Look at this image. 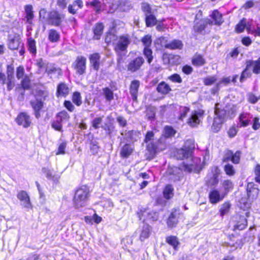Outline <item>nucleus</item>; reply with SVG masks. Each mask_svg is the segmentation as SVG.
I'll return each instance as SVG.
<instances>
[{"label": "nucleus", "instance_id": "obj_1", "mask_svg": "<svg viewBox=\"0 0 260 260\" xmlns=\"http://www.w3.org/2000/svg\"><path fill=\"white\" fill-rule=\"evenodd\" d=\"M144 142L147 144L146 153L147 159L150 160L157 151H162L166 149V144L163 139H155L154 133L153 131H148L145 136Z\"/></svg>", "mask_w": 260, "mask_h": 260}, {"label": "nucleus", "instance_id": "obj_2", "mask_svg": "<svg viewBox=\"0 0 260 260\" xmlns=\"http://www.w3.org/2000/svg\"><path fill=\"white\" fill-rule=\"evenodd\" d=\"M229 116L224 109H220L219 104H217L215 107V117L211 126V130L214 133H217L221 128L222 124L225 118Z\"/></svg>", "mask_w": 260, "mask_h": 260}, {"label": "nucleus", "instance_id": "obj_3", "mask_svg": "<svg viewBox=\"0 0 260 260\" xmlns=\"http://www.w3.org/2000/svg\"><path fill=\"white\" fill-rule=\"evenodd\" d=\"M88 193L89 190L86 186H82L76 190L74 198V203L76 208L86 205Z\"/></svg>", "mask_w": 260, "mask_h": 260}, {"label": "nucleus", "instance_id": "obj_4", "mask_svg": "<svg viewBox=\"0 0 260 260\" xmlns=\"http://www.w3.org/2000/svg\"><path fill=\"white\" fill-rule=\"evenodd\" d=\"M195 146L192 140H189L185 142L183 148L177 150L175 156L177 159L184 160L191 158Z\"/></svg>", "mask_w": 260, "mask_h": 260}, {"label": "nucleus", "instance_id": "obj_5", "mask_svg": "<svg viewBox=\"0 0 260 260\" xmlns=\"http://www.w3.org/2000/svg\"><path fill=\"white\" fill-rule=\"evenodd\" d=\"M7 78H6L4 74L0 73V81L3 84H6L7 85V89L11 90L13 88L15 85L14 78V68L11 66L7 67Z\"/></svg>", "mask_w": 260, "mask_h": 260}, {"label": "nucleus", "instance_id": "obj_6", "mask_svg": "<svg viewBox=\"0 0 260 260\" xmlns=\"http://www.w3.org/2000/svg\"><path fill=\"white\" fill-rule=\"evenodd\" d=\"M36 64L40 72H45L51 78L55 73H59L60 71L59 69L55 68L53 64L44 62L42 59H38Z\"/></svg>", "mask_w": 260, "mask_h": 260}, {"label": "nucleus", "instance_id": "obj_7", "mask_svg": "<svg viewBox=\"0 0 260 260\" xmlns=\"http://www.w3.org/2000/svg\"><path fill=\"white\" fill-rule=\"evenodd\" d=\"M220 179V170L217 167L212 169L206 179V182L209 186H215L218 184Z\"/></svg>", "mask_w": 260, "mask_h": 260}, {"label": "nucleus", "instance_id": "obj_8", "mask_svg": "<svg viewBox=\"0 0 260 260\" xmlns=\"http://www.w3.org/2000/svg\"><path fill=\"white\" fill-rule=\"evenodd\" d=\"M204 114V111L201 109L193 111L188 119L187 124L191 127L197 126L203 119Z\"/></svg>", "mask_w": 260, "mask_h": 260}, {"label": "nucleus", "instance_id": "obj_9", "mask_svg": "<svg viewBox=\"0 0 260 260\" xmlns=\"http://www.w3.org/2000/svg\"><path fill=\"white\" fill-rule=\"evenodd\" d=\"M17 198L20 202V205L23 208L29 210L32 208V204L30 202L29 196L27 192L24 190L19 191L17 194Z\"/></svg>", "mask_w": 260, "mask_h": 260}, {"label": "nucleus", "instance_id": "obj_10", "mask_svg": "<svg viewBox=\"0 0 260 260\" xmlns=\"http://www.w3.org/2000/svg\"><path fill=\"white\" fill-rule=\"evenodd\" d=\"M86 58L82 56H79L76 58L73 66L77 74L83 75L86 68Z\"/></svg>", "mask_w": 260, "mask_h": 260}, {"label": "nucleus", "instance_id": "obj_11", "mask_svg": "<svg viewBox=\"0 0 260 260\" xmlns=\"http://www.w3.org/2000/svg\"><path fill=\"white\" fill-rule=\"evenodd\" d=\"M144 62V59L141 56L137 57L131 60L127 66V70L134 73L139 70Z\"/></svg>", "mask_w": 260, "mask_h": 260}, {"label": "nucleus", "instance_id": "obj_12", "mask_svg": "<svg viewBox=\"0 0 260 260\" xmlns=\"http://www.w3.org/2000/svg\"><path fill=\"white\" fill-rule=\"evenodd\" d=\"M16 122L18 125L26 128L30 125L31 120L30 116L26 112H21L17 116Z\"/></svg>", "mask_w": 260, "mask_h": 260}, {"label": "nucleus", "instance_id": "obj_13", "mask_svg": "<svg viewBox=\"0 0 260 260\" xmlns=\"http://www.w3.org/2000/svg\"><path fill=\"white\" fill-rule=\"evenodd\" d=\"M129 43L130 41L127 37L121 36L115 44V50L117 53L125 51L126 50Z\"/></svg>", "mask_w": 260, "mask_h": 260}, {"label": "nucleus", "instance_id": "obj_14", "mask_svg": "<svg viewBox=\"0 0 260 260\" xmlns=\"http://www.w3.org/2000/svg\"><path fill=\"white\" fill-rule=\"evenodd\" d=\"M225 196L222 191H219L216 189H214L210 191L209 198L212 204H216L222 201Z\"/></svg>", "mask_w": 260, "mask_h": 260}, {"label": "nucleus", "instance_id": "obj_15", "mask_svg": "<svg viewBox=\"0 0 260 260\" xmlns=\"http://www.w3.org/2000/svg\"><path fill=\"white\" fill-rule=\"evenodd\" d=\"M64 17V16L63 14L59 13L57 11H54L50 13L49 20L52 25L57 26L60 25Z\"/></svg>", "mask_w": 260, "mask_h": 260}, {"label": "nucleus", "instance_id": "obj_16", "mask_svg": "<svg viewBox=\"0 0 260 260\" xmlns=\"http://www.w3.org/2000/svg\"><path fill=\"white\" fill-rule=\"evenodd\" d=\"M46 177L54 182H57L60 178V174L63 172V170H60L55 172L54 170H48L44 168L43 169Z\"/></svg>", "mask_w": 260, "mask_h": 260}, {"label": "nucleus", "instance_id": "obj_17", "mask_svg": "<svg viewBox=\"0 0 260 260\" xmlns=\"http://www.w3.org/2000/svg\"><path fill=\"white\" fill-rule=\"evenodd\" d=\"M240 154L241 153L240 151H237L234 154L232 151L228 150L225 152L223 156V162L231 161L232 162H239Z\"/></svg>", "mask_w": 260, "mask_h": 260}, {"label": "nucleus", "instance_id": "obj_18", "mask_svg": "<svg viewBox=\"0 0 260 260\" xmlns=\"http://www.w3.org/2000/svg\"><path fill=\"white\" fill-rule=\"evenodd\" d=\"M247 193L248 199L253 200L257 197L259 189L256 185L253 182H249L247 186Z\"/></svg>", "mask_w": 260, "mask_h": 260}, {"label": "nucleus", "instance_id": "obj_19", "mask_svg": "<svg viewBox=\"0 0 260 260\" xmlns=\"http://www.w3.org/2000/svg\"><path fill=\"white\" fill-rule=\"evenodd\" d=\"M252 115L248 112H243L239 116V125L240 127H247L251 122Z\"/></svg>", "mask_w": 260, "mask_h": 260}, {"label": "nucleus", "instance_id": "obj_20", "mask_svg": "<svg viewBox=\"0 0 260 260\" xmlns=\"http://www.w3.org/2000/svg\"><path fill=\"white\" fill-rule=\"evenodd\" d=\"M183 169L186 172L199 173L204 167V164H182Z\"/></svg>", "mask_w": 260, "mask_h": 260}, {"label": "nucleus", "instance_id": "obj_21", "mask_svg": "<svg viewBox=\"0 0 260 260\" xmlns=\"http://www.w3.org/2000/svg\"><path fill=\"white\" fill-rule=\"evenodd\" d=\"M247 67L250 68L254 74L260 73V57L256 60H248L246 62Z\"/></svg>", "mask_w": 260, "mask_h": 260}, {"label": "nucleus", "instance_id": "obj_22", "mask_svg": "<svg viewBox=\"0 0 260 260\" xmlns=\"http://www.w3.org/2000/svg\"><path fill=\"white\" fill-rule=\"evenodd\" d=\"M164 63L165 64L178 63L179 60V56L173 54L164 53L162 57Z\"/></svg>", "mask_w": 260, "mask_h": 260}, {"label": "nucleus", "instance_id": "obj_23", "mask_svg": "<svg viewBox=\"0 0 260 260\" xmlns=\"http://www.w3.org/2000/svg\"><path fill=\"white\" fill-rule=\"evenodd\" d=\"M21 44L20 38L18 35H15L9 37L8 45L10 49H17Z\"/></svg>", "mask_w": 260, "mask_h": 260}, {"label": "nucleus", "instance_id": "obj_24", "mask_svg": "<svg viewBox=\"0 0 260 260\" xmlns=\"http://www.w3.org/2000/svg\"><path fill=\"white\" fill-rule=\"evenodd\" d=\"M100 55L97 53L90 55L89 57L90 64L95 71H98L100 69Z\"/></svg>", "mask_w": 260, "mask_h": 260}, {"label": "nucleus", "instance_id": "obj_25", "mask_svg": "<svg viewBox=\"0 0 260 260\" xmlns=\"http://www.w3.org/2000/svg\"><path fill=\"white\" fill-rule=\"evenodd\" d=\"M69 93V88L66 84L61 83L57 86L56 92L57 96L66 97Z\"/></svg>", "mask_w": 260, "mask_h": 260}, {"label": "nucleus", "instance_id": "obj_26", "mask_svg": "<svg viewBox=\"0 0 260 260\" xmlns=\"http://www.w3.org/2000/svg\"><path fill=\"white\" fill-rule=\"evenodd\" d=\"M210 17L213 19V21L211 22L212 24L220 25L223 22L222 14L216 10L212 12Z\"/></svg>", "mask_w": 260, "mask_h": 260}, {"label": "nucleus", "instance_id": "obj_27", "mask_svg": "<svg viewBox=\"0 0 260 260\" xmlns=\"http://www.w3.org/2000/svg\"><path fill=\"white\" fill-rule=\"evenodd\" d=\"M33 109L35 111V116L38 118L40 116L39 111L43 107V102L41 99H36L30 102Z\"/></svg>", "mask_w": 260, "mask_h": 260}, {"label": "nucleus", "instance_id": "obj_28", "mask_svg": "<svg viewBox=\"0 0 260 260\" xmlns=\"http://www.w3.org/2000/svg\"><path fill=\"white\" fill-rule=\"evenodd\" d=\"M140 82L138 80H134L131 82L130 86V93L133 100H136Z\"/></svg>", "mask_w": 260, "mask_h": 260}, {"label": "nucleus", "instance_id": "obj_29", "mask_svg": "<svg viewBox=\"0 0 260 260\" xmlns=\"http://www.w3.org/2000/svg\"><path fill=\"white\" fill-rule=\"evenodd\" d=\"M104 27V24L101 22L97 23L93 27V31L94 33L93 38L94 39H100L101 35L103 34Z\"/></svg>", "mask_w": 260, "mask_h": 260}, {"label": "nucleus", "instance_id": "obj_30", "mask_svg": "<svg viewBox=\"0 0 260 260\" xmlns=\"http://www.w3.org/2000/svg\"><path fill=\"white\" fill-rule=\"evenodd\" d=\"M171 90L170 86L165 82H160L157 87V91L163 94L168 93Z\"/></svg>", "mask_w": 260, "mask_h": 260}, {"label": "nucleus", "instance_id": "obj_31", "mask_svg": "<svg viewBox=\"0 0 260 260\" xmlns=\"http://www.w3.org/2000/svg\"><path fill=\"white\" fill-rule=\"evenodd\" d=\"M83 6V2L81 0H76L72 5L68 7V11L72 14H74L77 12V9H73V7H77L78 9H81Z\"/></svg>", "mask_w": 260, "mask_h": 260}, {"label": "nucleus", "instance_id": "obj_32", "mask_svg": "<svg viewBox=\"0 0 260 260\" xmlns=\"http://www.w3.org/2000/svg\"><path fill=\"white\" fill-rule=\"evenodd\" d=\"M134 148L132 145L125 144L121 150L120 154L122 157H127L133 151Z\"/></svg>", "mask_w": 260, "mask_h": 260}, {"label": "nucleus", "instance_id": "obj_33", "mask_svg": "<svg viewBox=\"0 0 260 260\" xmlns=\"http://www.w3.org/2000/svg\"><path fill=\"white\" fill-rule=\"evenodd\" d=\"M183 43L181 41L179 40H174L169 43L167 46V48L170 49H181L183 47Z\"/></svg>", "mask_w": 260, "mask_h": 260}, {"label": "nucleus", "instance_id": "obj_34", "mask_svg": "<svg viewBox=\"0 0 260 260\" xmlns=\"http://www.w3.org/2000/svg\"><path fill=\"white\" fill-rule=\"evenodd\" d=\"M192 63L196 67L202 66L205 63V60L202 55L196 54L192 58Z\"/></svg>", "mask_w": 260, "mask_h": 260}, {"label": "nucleus", "instance_id": "obj_35", "mask_svg": "<svg viewBox=\"0 0 260 260\" xmlns=\"http://www.w3.org/2000/svg\"><path fill=\"white\" fill-rule=\"evenodd\" d=\"M151 227L148 224H144L140 236L141 241H144L148 238L150 234Z\"/></svg>", "mask_w": 260, "mask_h": 260}, {"label": "nucleus", "instance_id": "obj_36", "mask_svg": "<svg viewBox=\"0 0 260 260\" xmlns=\"http://www.w3.org/2000/svg\"><path fill=\"white\" fill-rule=\"evenodd\" d=\"M25 11L26 13V18L27 20V22L29 24H31L32 20L34 18V14L32 11V6L30 5L25 6Z\"/></svg>", "mask_w": 260, "mask_h": 260}, {"label": "nucleus", "instance_id": "obj_37", "mask_svg": "<svg viewBox=\"0 0 260 260\" xmlns=\"http://www.w3.org/2000/svg\"><path fill=\"white\" fill-rule=\"evenodd\" d=\"M166 242L171 245L175 250H178V245L180 243L178 238L175 236H169L166 238Z\"/></svg>", "mask_w": 260, "mask_h": 260}, {"label": "nucleus", "instance_id": "obj_38", "mask_svg": "<svg viewBox=\"0 0 260 260\" xmlns=\"http://www.w3.org/2000/svg\"><path fill=\"white\" fill-rule=\"evenodd\" d=\"M60 38L59 34L55 29H51L48 32V39L53 43L57 42Z\"/></svg>", "mask_w": 260, "mask_h": 260}, {"label": "nucleus", "instance_id": "obj_39", "mask_svg": "<svg viewBox=\"0 0 260 260\" xmlns=\"http://www.w3.org/2000/svg\"><path fill=\"white\" fill-rule=\"evenodd\" d=\"M151 210L148 209L143 208L140 210L138 213L139 217L140 220H143L144 221L145 220H149L148 217L150 214Z\"/></svg>", "mask_w": 260, "mask_h": 260}, {"label": "nucleus", "instance_id": "obj_40", "mask_svg": "<svg viewBox=\"0 0 260 260\" xmlns=\"http://www.w3.org/2000/svg\"><path fill=\"white\" fill-rule=\"evenodd\" d=\"M56 118H57L60 121H61L63 124L68 122L70 118V116L66 111L63 110L60 112H59L56 116Z\"/></svg>", "mask_w": 260, "mask_h": 260}, {"label": "nucleus", "instance_id": "obj_41", "mask_svg": "<svg viewBox=\"0 0 260 260\" xmlns=\"http://www.w3.org/2000/svg\"><path fill=\"white\" fill-rule=\"evenodd\" d=\"M222 185L223 187V190L222 191L225 195L232 190L233 187V184L230 180H225L222 182Z\"/></svg>", "mask_w": 260, "mask_h": 260}, {"label": "nucleus", "instance_id": "obj_42", "mask_svg": "<svg viewBox=\"0 0 260 260\" xmlns=\"http://www.w3.org/2000/svg\"><path fill=\"white\" fill-rule=\"evenodd\" d=\"M164 196L166 199H170L174 196V188L171 185H167L164 190Z\"/></svg>", "mask_w": 260, "mask_h": 260}, {"label": "nucleus", "instance_id": "obj_43", "mask_svg": "<svg viewBox=\"0 0 260 260\" xmlns=\"http://www.w3.org/2000/svg\"><path fill=\"white\" fill-rule=\"evenodd\" d=\"M175 133V131L171 126H166L164 129L162 136L165 138H170L173 137Z\"/></svg>", "mask_w": 260, "mask_h": 260}, {"label": "nucleus", "instance_id": "obj_44", "mask_svg": "<svg viewBox=\"0 0 260 260\" xmlns=\"http://www.w3.org/2000/svg\"><path fill=\"white\" fill-rule=\"evenodd\" d=\"M103 94L107 101L111 102L114 99V94L112 90L108 87L103 89Z\"/></svg>", "mask_w": 260, "mask_h": 260}, {"label": "nucleus", "instance_id": "obj_45", "mask_svg": "<svg viewBox=\"0 0 260 260\" xmlns=\"http://www.w3.org/2000/svg\"><path fill=\"white\" fill-rule=\"evenodd\" d=\"M146 23L147 26L154 25L156 23V19L155 17L151 14H146Z\"/></svg>", "mask_w": 260, "mask_h": 260}, {"label": "nucleus", "instance_id": "obj_46", "mask_svg": "<svg viewBox=\"0 0 260 260\" xmlns=\"http://www.w3.org/2000/svg\"><path fill=\"white\" fill-rule=\"evenodd\" d=\"M27 45L30 52L35 54L36 53V46L35 40L32 38H28L27 40Z\"/></svg>", "mask_w": 260, "mask_h": 260}, {"label": "nucleus", "instance_id": "obj_47", "mask_svg": "<svg viewBox=\"0 0 260 260\" xmlns=\"http://www.w3.org/2000/svg\"><path fill=\"white\" fill-rule=\"evenodd\" d=\"M72 100L73 102L77 106H80L82 104V98L79 92H74Z\"/></svg>", "mask_w": 260, "mask_h": 260}, {"label": "nucleus", "instance_id": "obj_48", "mask_svg": "<svg viewBox=\"0 0 260 260\" xmlns=\"http://www.w3.org/2000/svg\"><path fill=\"white\" fill-rule=\"evenodd\" d=\"M143 54L147 59L149 63H150L153 58L152 51L149 47H145L143 50Z\"/></svg>", "mask_w": 260, "mask_h": 260}, {"label": "nucleus", "instance_id": "obj_49", "mask_svg": "<svg viewBox=\"0 0 260 260\" xmlns=\"http://www.w3.org/2000/svg\"><path fill=\"white\" fill-rule=\"evenodd\" d=\"M87 4L91 5L92 6L94 7L97 13H99L100 11L104 9L102 4L98 0H93L92 2H88Z\"/></svg>", "mask_w": 260, "mask_h": 260}, {"label": "nucleus", "instance_id": "obj_50", "mask_svg": "<svg viewBox=\"0 0 260 260\" xmlns=\"http://www.w3.org/2000/svg\"><path fill=\"white\" fill-rule=\"evenodd\" d=\"M177 223V219L174 214L171 213L168 219L167 224L168 226L173 228L175 226Z\"/></svg>", "mask_w": 260, "mask_h": 260}, {"label": "nucleus", "instance_id": "obj_51", "mask_svg": "<svg viewBox=\"0 0 260 260\" xmlns=\"http://www.w3.org/2000/svg\"><path fill=\"white\" fill-rule=\"evenodd\" d=\"M67 144V143L66 141L61 142L58 145L56 154H64L65 153Z\"/></svg>", "mask_w": 260, "mask_h": 260}, {"label": "nucleus", "instance_id": "obj_52", "mask_svg": "<svg viewBox=\"0 0 260 260\" xmlns=\"http://www.w3.org/2000/svg\"><path fill=\"white\" fill-rule=\"evenodd\" d=\"M156 45H160L161 47H165L167 48V46L169 43L167 42V40L165 37H160L157 39L155 42Z\"/></svg>", "mask_w": 260, "mask_h": 260}, {"label": "nucleus", "instance_id": "obj_53", "mask_svg": "<svg viewBox=\"0 0 260 260\" xmlns=\"http://www.w3.org/2000/svg\"><path fill=\"white\" fill-rule=\"evenodd\" d=\"M250 70H251L250 68H248L246 66V69L243 71L240 77V80L241 82H243L246 79L251 76V73Z\"/></svg>", "mask_w": 260, "mask_h": 260}, {"label": "nucleus", "instance_id": "obj_54", "mask_svg": "<svg viewBox=\"0 0 260 260\" xmlns=\"http://www.w3.org/2000/svg\"><path fill=\"white\" fill-rule=\"evenodd\" d=\"M230 208V204L228 202H225L221 206V207L220 209V215L221 216H224L225 214H227Z\"/></svg>", "mask_w": 260, "mask_h": 260}, {"label": "nucleus", "instance_id": "obj_55", "mask_svg": "<svg viewBox=\"0 0 260 260\" xmlns=\"http://www.w3.org/2000/svg\"><path fill=\"white\" fill-rule=\"evenodd\" d=\"M217 81V78L215 76H208L204 79V84L206 85H211Z\"/></svg>", "mask_w": 260, "mask_h": 260}, {"label": "nucleus", "instance_id": "obj_56", "mask_svg": "<svg viewBox=\"0 0 260 260\" xmlns=\"http://www.w3.org/2000/svg\"><path fill=\"white\" fill-rule=\"evenodd\" d=\"M142 42L145 47H149L152 43L151 37L147 35L142 39Z\"/></svg>", "mask_w": 260, "mask_h": 260}, {"label": "nucleus", "instance_id": "obj_57", "mask_svg": "<svg viewBox=\"0 0 260 260\" xmlns=\"http://www.w3.org/2000/svg\"><path fill=\"white\" fill-rule=\"evenodd\" d=\"M105 130L107 132V134L110 138L114 137L116 135V131L115 127L113 125H109L105 128Z\"/></svg>", "mask_w": 260, "mask_h": 260}, {"label": "nucleus", "instance_id": "obj_58", "mask_svg": "<svg viewBox=\"0 0 260 260\" xmlns=\"http://www.w3.org/2000/svg\"><path fill=\"white\" fill-rule=\"evenodd\" d=\"M62 123L57 118H56V120L53 121L52 123V127L56 131L59 132L62 131Z\"/></svg>", "mask_w": 260, "mask_h": 260}, {"label": "nucleus", "instance_id": "obj_59", "mask_svg": "<svg viewBox=\"0 0 260 260\" xmlns=\"http://www.w3.org/2000/svg\"><path fill=\"white\" fill-rule=\"evenodd\" d=\"M224 171L225 172V173L229 176L233 175L235 173V169L233 166L230 164H227L224 166Z\"/></svg>", "mask_w": 260, "mask_h": 260}, {"label": "nucleus", "instance_id": "obj_60", "mask_svg": "<svg viewBox=\"0 0 260 260\" xmlns=\"http://www.w3.org/2000/svg\"><path fill=\"white\" fill-rule=\"evenodd\" d=\"M205 27V24L203 21H200V22L197 23L194 26V30L197 32H202Z\"/></svg>", "mask_w": 260, "mask_h": 260}, {"label": "nucleus", "instance_id": "obj_61", "mask_svg": "<svg viewBox=\"0 0 260 260\" xmlns=\"http://www.w3.org/2000/svg\"><path fill=\"white\" fill-rule=\"evenodd\" d=\"M246 26V20L243 19L239 22L236 27V30L238 32H241L243 31Z\"/></svg>", "mask_w": 260, "mask_h": 260}, {"label": "nucleus", "instance_id": "obj_62", "mask_svg": "<svg viewBox=\"0 0 260 260\" xmlns=\"http://www.w3.org/2000/svg\"><path fill=\"white\" fill-rule=\"evenodd\" d=\"M21 86L24 89H28L30 88V79L25 76L21 81Z\"/></svg>", "mask_w": 260, "mask_h": 260}, {"label": "nucleus", "instance_id": "obj_63", "mask_svg": "<svg viewBox=\"0 0 260 260\" xmlns=\"http://www.w3.org/2000/svg\"><path fill=\"white\" fill-rule=\"evenodd\" d=\"M102 122V117H96L91 121V124L92 127L97 129L100 127V124Z\"/></svg>", "mask_w": 260, "mask_h": 260}, {"label": "nucleus", "instance_id": "obj_64", "mask_svg": "<svg viewBox=\"0 0 260 260\" xmlns=\"http://www.w3.org/2000/svg\"><path fill=\"white\" fill-rule=\"evenodd\" d=\"M255 181L260 183V165H257L254 170Z\"/></svg>", "mask_w": 260, "mask_h": 260}]
</instances>
